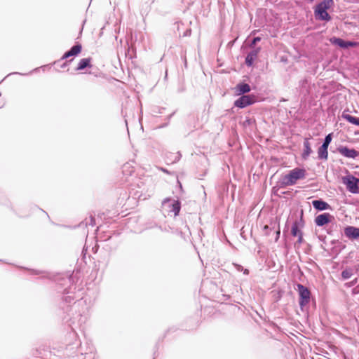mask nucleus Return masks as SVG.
Listing matches in <instances>:
<instances>
[{"mask_svg":"<svg viewBox=\"0 0 359 359\" xmlns=\"http://www.w3.org/2000/svg\"><path fill=\"white\" fill-rule=\"evenodd\" d=\"M333 5L332 0H324L318 4L314 10L315 17L320 20L329 21L330 16L327 13V10Z\"/></svg>","mask_w":359,"mask_h":359,"instance_id":"nucleus-1","label":"nucleus"},{"mask_svg":"<svg viewBox=\"0 0 359 359\" xmlns=\"http://www.w3.org/2000/svg\"><path fill=\"white\" fill-rule=\"evenodd\" d=\"M305 171L303 169H294L288 175H285L283 180V183L285 185H292L298 180L304 177Z\"/></svg>","mask_w":359,"mask_h":359,"instance_id":"nucleus-2","label":"nucleus"},{"mask_svg":"<svg viewBox=\"0 0 359 359\" xmlns=\"http://www.w3.org/2000/svg\"><path fill=\"white\" fill-rule=\"evenodd\" d=\"M343 182L351 192L355 194L359 191V180L356 177L351 175L346 176L343 178Z\"/></svg>","mask_w":359,"mask_h":359,"instance_id":"nucleus-4","label":"nucleus"},{"mask_svg":"<svg viewBox=\"0 0 359 359\" xmlns=\"http://www.w3.org/2000/svg\"><path fill=\"white\" fill-rule=\"evenodd\" d=\"M304 147H305V150L304 152V157L306 158L310 154L311 149L309 143L308 142H306L304 143Z\"/></svg>","mask_w":359,"mask_h":359,"instance_id":"nucleus-18","label":"nucleus"},{"mask_svg":"<svg viewBox=\"0 0 359 359\" xmlns=\"http://www.w3.org/2000/svg\"><path fill=\"white\" fill-rule=\"evenodd\" d=\"M236 95H241L243 93H248L250 90V87L247 83H239L234 88Z\"/></svg>","mask_w":359,"mask_h":359,"instance_id":"nucleus-12","label":"nucleus"},{"mask_svg":"<svg viewBox=\"0 0 359 359\" xmlns=\"http://www.w3.org/2000/svg\"><path fill=\"white\" fill-rule=\"evenodd\" d=\"M297 287L300 295V305L303 306L309 303L310 299V292L307 288L301 285H298Z\"/></svg>","mask_w":359,"mask_h":359,"instance_id":"nucleus-6","label":"nucleus"},{"mask_svg":"<svg viewBox=\"0 0 359 359\" xmlns=\"http://www.w3.org/2000/svg\"><path fill=\"white\" fill-rule=\"evenodd\" d=\"M344 233L349 238H357L359 237V228L348 226L345 228Z\"/></svg>","mask_w":359,"mask_h":359,"instance_id":"nucleus-11","label":"nucleus"},{"mask_svg":"<svg viewBox=\"0 0 359 359\" xmlns=\"http://www.w3.org/2000/svg\"><path fill=\"white\" fill-rule=\"evenodd\" d=\"M255 54H250L247 56L246 57V63L248 65H251L252 64V62H253V60H254V57H255Z\"/></svg>","mask_w":359,"mask_h":359,"instance_id":"nucleus-19","label":"nucleus"},{"mask_svg":"<svg viewBox=\"0 0 359 359\" xmlns=\"http://www.w3.org/2000/svg\"><path fill=\"white\" fill-rule=\"evenodd\" d=\"M312 203L313 207L319 210H324L329 208V205L322 201H313Z\"/></svg>","mask_w":359,"mask_h":359,"instance_id":"nucleus-13","label":"nucleus"},{"mask_svg":"<svg viewBox=\"0 0 359 359\" xmlns=\"http://www.w3.org/2000/svg\"><path fill=\"white\" fill-rule=\"evenodd\" d=\"M292 234L294 236H297L299 238V241L301 242L302 239V235L300 229H299L298 224L297 223L294 224L292 227Z\"/></svg>","mask_w":359,"mask_h":359,"instance_id":"nucleus-15","label":"nucleus"},{"mask_svg":"<svg viewBox=\"0 0 359 359\" xmlns=\"http://www.w3.org/2000/svg\"><path fill=\"white\" fill-rule=\"evenodd\" d=\"M81 50V46H79V45L74 46V47H72L71 48V50L69 51H68L67 53H66L65 54L64 57H68L70 56L76 55L80 53Z\"/></svg>","mask_w":359,"mask_h":359,"instance_id":"nucleus-14","label":"nucleus"},{"mask_svg":"<svg viewBox=\"0 0 359 359\" xmlns=\"http://www.w3.org/2000/svg\"><path fill=\"white\" fill-rule=\"evenodd\" d=\"M332 216L328 213L321 214L316 217L315 222L318 226H323L330 222Z\"/></svg>","mask_w":359,"mask_h":359,"instance_id":"nucleus-10","label":"nucleus"},{"mask_svg":"<svg viewBox=\"0 0 359 359\" xmlns=\"http://www.w3.org/2000/svg\"><path fill=\"white\" fill-rule=\"evenodd\" d=\"M331 43L335 45L339 46L341 48H348L349 47H354L358 45V43L351 42V41H346L341 39L333 38L330 40Z\"/></svg>","mask_w":359,"mask_h":359,"instance_id":"nucleus-8","label":"nucleus"},{"mask_svg":"<svg viewBox=\"0 0 359 359\" xmlns=\"http://www.w3.org/2000/svg\"><path fill=\"white\" fill-rule=\"evenodd\" d=\"M338 151L341 155L347 158H355L359 155L357 151L346 147H340L338 148Z\"/></svg>","mask_w":359,"mask_h":359,"instance_id":"nucleus-9","label":"nucleus"},{"mask_svg":"<svg viewBox=\"0 0 359 359\" xmlns=\"http://www.w3.org/2000/svg\"><path fill=\"white\" fill-rule=\"evenodd\" d=\"M276 235H277V238L276 239H278L279 238V235H280V230H278L277 232H276Z\"/></svg>","mask_w":359,"mask_h":359,"instance_id":"nucleus-22","label":"nucleus"},{"mask_svg":"<svg viewBox=\"0 0 359 359\" xmlns=\"http://www.w3.org/2000/svg\"><path fill=\"white\" fill-rule=\"evenodd\" d=\"M332 141V135L329 134L326 136L325 139V142L322 147L318 150V156L320 158L327 159L328 153H327V148L330 144V143Z\"/></svg>","mask_w":359,"mask_h":359,"instance_id":"nucleus-7","label":"nucleus"},{"mask_svg":"<svg viewBox=\"0 0 359 359\" xmlns=\"http://www.w3.org/2000/svg\"><path fill=\"white\" fill-rule=\"evenodd\" d=\"M344 118L350 123L359 126V118L351 115H345Z\"/></svg>","mask_w":359,"mask_h":359,"instance_id":"nucleus-17","label":"nucleus"},{"mask_svg":"<svg viewBox=\"0 0 359 359\" xmlns=\"http://www.w3.org/2000/svg\"><path fill=\"white\" fill-rule=\"evenodd\" d=\"M90 60L88 58H84L79 61L77 70H82L87 67H90Z\"/></svg>","mask_w":359,"mask_h":359,"instance_id":"nucleus-16","label":"nucleus"},{"mask_svg":"<svg viewBox=\"0 0 359 359\" xmlns=\"http://www.w3.org/2000/svg\"><path fill=\"white\" fill-rule=\"evenodd\" d=\"M257 99L255 95H243L235 101V106L239 108H244L256 102Z\"/></svg>","mask_w":359,"mask_h":359,"instance_id":"nucleus-5","label":"nucleus"},{"mask_svg":"<svg viewBox=\"0 0 359 359\" xmlns=\"http://www.w3.org/2000/svg\"><path fill=\"white\" fill-rule=\"evenodd\" d=\"M259 40H260V39H259V37H257V38H255V39H254L253 43H257V41H259Z\"/></svg>","mask_w":359,"mask_h":359,"instance_id":"nucleus-21","label":"nucleus"},{"mask_svg":"<svg viewBox=\"0 0 359 359\" xmlns=\"http://www.w3.org/2000/svg\"><path fill=\"white\" fill-rule=\"evenodd\" d=\"M342 276L344 278H348L349 277V273L347 271H344L342 273Z\"/></svg>","mask_w":359,"mask_h":359,"instance_id":"nucleus-20","label":"nucleus"},{"mask_svg":"<svg viewBox=\"0 0 359 359\" xmlns=\"http://www.w3.org/2000/svg\"><path fill=\"white\" fill-rule=\"evenodd\" d=\"M163 208L176 216L180 211V204L178 201L174 199H165L163 202Z\"/></svg>","mask_w":359,"mask_h":359,"instance_id":"nucleus-3","label":"nucleus"}]
</instances>
